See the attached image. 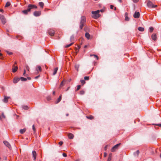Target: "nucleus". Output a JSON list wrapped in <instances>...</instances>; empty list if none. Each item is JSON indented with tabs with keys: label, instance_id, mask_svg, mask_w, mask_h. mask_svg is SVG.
<instances>
[{
	"label": "nucleus",
	"instance_id": "nucleus-48",
	"mask_svg": "<svg viewBox=\"0 0 161 161\" xmlns=\"http://www.w3.org/2000/svg\"><path fill=\"white\" fill-rule=\"evenodd\" d=\"M114 6L113 5H111L110 6V8L111 9H113V8H114Z\"/></svg>",
	"mask_w": 161,
	"mask_h": 161
},
{
	"label": "nucleus",
	"instance_id": "nucleus-30",
	"mask_svg": "<svg viewBox=\"0 0 161 161\" xmlns=\"http://www.w3.org/2000/svg\"><path fill=\"white\" fill-rule=\"evenodd\" d=\"M22 108L25 110H27L28 109V107L27 106H23Z\"/></svg>",
	"mask_w": 161,
	"mask_h": 161
},
{
	"label": "nucleus",
	"instance_id": "nucleus-24",
	"mask_svg": "<svg viewBox=\"0 0 161 161\" xmlns=\"http://www.w3.org/2000/svg\"><path fill=\"white\" fill-rule=\"evenodd\" d=\"M112 154L110 153L107 161H110L111 159Z\"/></svg>",
	"mask_w": 161,
	"mask_h": 161
},
{
	"label": "nucleus",
	"instance_id": "nucleus-28",
	"mask_svg": "<svg viewBox=\"0 0 161 161\" xmlns=\"http://www.w3.org/2000/svg\"><path fill=\"white\" fill-rule=\"evenodd\" d=\"M10 3L9 2H7L6 4L5 7H8L10 5Z\"/></svg>",
	"mask_w": 161,
	"mask_h": 161
},
{
	"label": "nucleus",
	"instance_id": "nucleus-53",
	"mask_svg": "<svg viewBox=\"0 0 161 161\" xmlns=\"http://www.w3.org/2000/svg\"><path fill=\"white\" fill-rule=\"evenodd\" d=\"M7 53L9 54V55H11L12 54V53H9L8 51H7Z\"/></svg>",
	"mask_w": 161,
	"mask_h": 161
},
{
	"label": "nucleus",
	"instance_id": "nucleus-41",
	"mask_svg": "<svg viewBox=\"0 0 161 161\" xmlns=\"http://www.w3.org/2000/svg\"><path fill=\"white\" fill-rule=\"evenodd\" d=\"M32 129L34 132L36 131V129L34 125H32Z\"/></svg>",
	"mask_w": 161,
	"mask_h": 161
},
{
	"label": "nucleus",
	"instance_id": "nucleus-27",
	"mask_svg": "<svg viewBox=\"0 0 161 161\" xmlns=\"http://www.w3.org/2000/svg\"><path fill=\"white\" fill-rule=\"evenodd\" d=\"M86 118L88 119H92L94 118V117L92 115H90L89 116H86Z\"/></svg>",
	"mask_w": 161,
	"mask_h": 161
},
{
	"label": "nucleus",
	"instance_id": "nucleus-42",
	"mask_svg": "<svg viewBox=\"0 0 161 161\" xmlns=\"http://www.w3.org/2000/svg\"><path fill=\"white\" fill-rule=\"evenodd\" d=\"M26 69L28 71H29V67L27 65H26Z\"/></svg>",
	"mask_w": 161,
	"mask_h": 161
},
{
	"label": "nucleus",
	"instance_id": "nucleus-26",
	"mask_svg": "<svg viewBox=\"0 0 161 161\" xmlns=\"http://www.w3.org/2000/svg\"><path fill=\"white\" fill-rule=\"evenodd\" d=\"M85 36L86 37L87 39H89L90 36V35L88 33L86 32L85 34Z\"/></svg>",
	"mask_w": 161,
	"mask_h": 161
},
{
	"label": "nucleus",
	"instance_id": "nucleus-39",
	"mask_svg": "<svg viewBox=\"0 0 161 161\" xmlns=\"http://www.w3.org/2000/svg\"><path fill=\"white\" fill-rule=\"evenodd\" d=\"M153 125H157L159 127H161V124H153Z\"/></svg>",
	"mask_w": 161,
	"mask_h": 161
},
{
	"label": "nucleus",
	"instance_id": "nucleus-21",
	"mask_svg": "<svg viewBox=\"0 0 161 161\" xmlns=\"http://www.w3.org/2000/svg\"><path fill=\"white\" fill-rule=\"evenodd\" d=\"M38 70L40 71H42V68L40 66H38L37 67V68H36V70L37 71V73H38Z\"/></svg>",
	"mask_w": 161,
	"mask_h": 161
},
{
	"label": "nucleus",
	"instance_id": "nucleus-52",
	"mask_svg": "<svg viewBox=\"0 0 161 161\" xmlns=\"http://www.w3.org/2000/svg\"><path fill=\"white\" fill-rule=\"evenodd\" d=\"M157 7V5H153V7L152 8H156V7Z\"/></svg>",
	"mask_w": 161,
	"mask_h": 161
},
{
	"label": "nucleus",
	"instance_id": "nucleus-59",
	"mask_svg": "<svg viewBox=\"0 0 161 161\" xmlns=\"http://www.w3.org/2000/svg\"><path fill=\"white\" fill-rule=\"evenodd\" d=\"M55 91H53V95H54L55 94Z\"/></svg>",
	"mask_w": 161,
	"mask_h": 161
},
{
	"label": "nucleus",
	"instance_id": "nucleus-56",
	"mask_svg": "<svg viewBox=\"0 0 161 161\" xmlns=\"http://www.w3.org/2000/svg\"><path fill=\"white\" fill-rule=\"evenodd\" d=\"M0 11L3 12V9H0Z\"/></svg>",
	"mask_w": 161,
	"mask_h": 161
},
{
	"label": "nucleus",
	"instance_id": "nucleus-54",
	"mask_svg": "<svg viewBox=\"0 0 161 161\" xmlns=\"http://www.w3.org/2000/svg\"><path fill=\"white\" fill-rule=\"evenodd\" d=\"M40 76V75H38L36 76L35 77V79H37Z\"/></svg>",
	"mask_w": 161,
	"mask_h": 161
},
{
	"label": "nucleus",
	"instance_id": "nucleus-31",
	"mask_svg": "<svg viewBox=\"0 0 161 161\" xmlns=\"http://www.w3.org/2000/svg\"><path fill=\"white\" fill-rule=\"evenodd\" d=\"M74 40V36H72L70 38V41L71 42L73 41Z\"/></svg>",
	"mask_w": 161,
	"mask_h": 161
},
{
	"label": "nucleus",
	"instance_id": "nucleus-29",
	"mask_svg": "<svg viewBox=\"0 0 161 161\" xmlns=\"http://www.w3.org/2000/svg\"><path fill=\"white\" fill-rule=\"evenodd\" d=\"M20 79L22 81H25L27 80V78L23 77H21Z\"/></svg>",
	"mask_w": 161,
	"mask_h": 161
},
{
	"label": "nucleus",
	"instance_id": "nucleus-17",
	"mask_svg": "<svg viewBox=\"0 0 161 161\" xmlns=\"http://www.w3.org/2000/svg\"><path fill=\"white\" fill-rule=\"evenodd\" d=\"M128 14L127 13H125V20L126 21H128L129 20V18L128 17Z\"/></svg>",
	"mask_w": 161,
	"mask_h": 161
},
{
	"label": "nucleus",
	"instance_id": "nucleus-18",
	"mask_svg": "<svg viewBox=\"0 0 161 161\" xmlns=\"http://www.w3.org/2000/svg\"><path fill=\"white\" fill-rule=\"evenodd\" d=\"M32 154L34 159L35 160L36 158V152H32Z\"/></svg>",
	"mask_w": 161,
	"mask_h": 161
},
{
	"label": "nucleus",
	"instance_id": "nucleus-35",
	"mask_svg": "<svg viewBox=\"0 0 161 161\" xmlns=\"http://www.w3.org/2000/svg\"><path fill=\"white\" fill-rule=\"evenodd\" d=\"M89 76H85L84 77V79L85 80H89Z\"/></svg>",
	"mask_w": 161,
	"mask_h": 161
},
{
	"label": "nucleus",
	"instance_id": "nucleus-60",
	"mask_svg": "<svg viewBox=\"0 0 161 161\" xmlns=\"http://www.w3.org/2000/svg\"><path fill=\"white\" fill-rule=\"evenodd\" d=\"M78 48L77 49H78V50H79L80 47V46H78Z\"/></svg>",
	"mask_w": 161,
	"mask_h": 161
},
{
	"label": "nucleus",
	"instance_id": "nucleus-49",
	"mask_svg": "<svg viewBox=\"0 0 161 161\" xmlns=\"http://www.w3.org/2000/svg\"><path fill=\"white\" fill-rule=\"evenodd\" d=\"M108 145H107L105 147H104V150H107V148L108 147Z\"/></svg>",
	"mask_w": 161,
	"mask_h": 161
},
{
	"label": "nucleus",
	"instance_id": "nucleus-12",
	"mask_svg": "<svg viewBox=\"0 0 161 161\" xmlns=\"http://www.w3.org/2000/svg\"><path fill=\"white\" fill-rule=\"evenodd\" d=\"M20 79L19 78H14L13 80L14 83L15 84L17 83L18 81H19V80Z\"/></svg>",
	"mask_w": 161,
	"mask_h": 161
},
{
	"label": "nucleus",
	"instance_id": "nucleus-63",
	"mask_svg": "<svg viewBox=\"0 0 161 161\" xmlns=\"http://www.w3.org/2000/svg\"><path fill=\"white\" fill-rule=\"evenodd\" d=\"M68 115H69V114H66V116H68Z\"/></svg>",
	"mask_w": 161,
	"mask_h": 161
},
{
	"label": "nucleus",
	"instance_id": "nucleus-9",
	"mask_svg": "<svg viewBox=\"0 0 161 161\" xmlns=\"http://www.w3.org/2000/svg\"><path fill=\"white\" fill-rule=\"evenodd\" d=\"M41 14V11H36L34 12L33 14L34 15L36 16H40Z\"/></svg>",
	"mask_w": 161,
	"mask_h": 161
},
{
	"label": "nucleus",
	"instance_id": "nucleus-8",
	"mask_svg": "<svg viewBox=\"0 0 161 161\" xmlns=\"http://www.w3.org/2000/svg\"><path fill=\"white\" fill-rule=\"evenodd\" d=\"M120 143H119L114 146L112 148V150L114 151L117 150L118 147L120 145Z\"/></svg>",
	"mask_w": 161,
	"mask_h": 161
},
{
	"label": "nucleus",
	"instance_id": "nucleus-6",
	"mask_svg": "<svg viewBox=\"0 0 161 161\" xmlns=\"http://www.w3.org/2000/svg\"><path fill=\"white\" fill-rule=\"evenodd\" d=\"M3 142L5 145L9 148V150H11V146L8 142L7 141H4Z\"/></svg>",
	"mask_w": 161,
	"mask_h": 161
},
{
	"label": "nucleus",
	"instance_id": "nucleus-5",
	"mask_svg": "<svg viewBox=\"0 0 161 161\" xmlns=\"http://www.w3.org/2000/svg\"><path fill=\"white\" fill-rule=\"evenodd\" d=\"M48 33L50 36H53L55 34V32L53 30L50 29L48 31Z\"/></svg>",
	"mask_w": 161,
	"mask_h": 161
},
{
	"label": "nucleus",
	"instance_id": "nucleus-11",
	"mask_svg": "<svg viewBox=\"0 0 161 161\" xmlns=\"http://www.w3.org/2000/svg\"><path fill=\"white\" fill-rule=\"evenodd\" d=\"M152 39L154 41L157 40V35L156 34H153L151 36Z\"/></svg>",
	"mask_w": 161,
	"mask_h": 161
},
{
	"label": "nucleus",
	"instance_id": "nucleus-22",
	"mask_svg": "<svg viewBox=\"0 0 161 161\" xmlns=\"http://www.w3.org/2000/svg\"><path fill=\"white\" fill-rule=\"evenodd\" d=\"M138 30L141 31H143L144 30V29L143 27H139L138 28Z\"/></svg>",
	"mask_w": 161,
	"mask_h": 161
},
{
	"label": "nucleus",
	"instance_id": "nucleus-19",
	"mask_svg": "<svg viewBox=\"0 0 161 161\" xmlns=\"http://www.w3.org/2000/svg\"><path fill=\"white\" fill-rule=\"evenodd\" d=\"M58 67H56L54 69V71L53 73V75H55L56 74L57 70H58Z\"/></svg>",
	"mask_w": 161,
	"mask_h": 161
},
{
	"label": "nucleus",
	"instance_id": "nucleus-14",
	"mask_svg": "<svg viewBox=\"0 0 161 161\" xmlns=\"http://www.w3.org/2000/svg\"><path fill=\"white\" fill-rule=\"evenodd\" d=\"M13 67L14 68L12 69V72L13 73H14L17 71L18 68L17 66H14V65H13Z\"/></svg>",
	"mask_w": 161,
	"mask_h": 161
},
{
	"label": "nucleus",
	"instance_id": "nucleus-38",
	"mask_svg": "<svg viewBox=\"0 0 161 161\" xmlns=\"http://www.w3.org/2000/svg\"><path fill=\"white\" fill-rule=\"evenodd\" d=\"M80 82L83 85L85 83V80H81Z\"/></svg>",
	"mask_w": 161,
	"mask_h": 161
},
{
	"label": "nucleus",
	"instance_id": "nucleus-10",
	"mask_svg": "<svg viewBox=\"0 0 161 161\" xmlns=\"http://www.w3.org/2000/svg\"><path fill=\"white\" fill-rule=\"evenodd\" d=\"M134 17L135 18H138L140 16V13L139 12H135L133 15Z\"/></svg>",
	"mask_w": 161,
	"mask_h": 161
},
{
	"label": "nucleus",
	"instance_id": "nucleus-44",
	"mask_svg": "<svg viewBox=\"0 0 161 161\" xmlns=\"http://www.w3.org/2000/svg\"><path fill=\"white\" fill-rule=\"evenodd\" d=\"M63 143V142L62 141H60L59 142L58 144L60 146H61Z\"/></svg>",
	"mask_w": 161,
	"mask_h": 161
},
{
	"label": "nucleus",
	"instance_id": "nucleus-33",
	"mask_svg": "<svg viewBox=\"0 0 161 161\" xmlns=\"http://www.w3.org/2000/svg\"><path fill=\"white\" fill-rule=\"evenodd\" d=\"M73 43H74L73 42H72L71 43L69 44H68V45H66L65 46V47H69L70 46H71V45H72Z\"/></svg>",
	"mask_w": 161,
	"mask_h": 161
},
{
	"label": "nucleus",
	"instance_id": "nucleus-7",
	"mask_svg": "<svg viewBox=\"0 0 161 161\" xmlns=\"http://www.w3.org/2000/svg\"><path fill=\"white\" fill-rule=\"evenodd\" d=\"M147 5L149 8H152L153 7V4L151 1H148L147 3Z\"/></svg>",
	"mask_w": 161,
	"mask_h": 161
},
{
	"label": "nucleus",
	"instance_id": "nucleus-36",
	"mask_svg": "<svg viewBox=\"0 0 161 161\" xmlns=\"http://www.w3.org/2000/svg\"><path fill=\"white\" fill-rule=\"evenodd\" d=\"M85 93V91L83 90L81 91L80 92V94L81 95H83Z\"/></svg>",
	"mask_w": 161,
	"mask_h": 161
},
{
	"label": "nucleus",
	"instance_id": "nucleus-40",
	"mask_svg": "<svg viewBox=\"0 0 161 161\" xmlns=\"http://www.w3.org/2000/svg\"><path fill=\"white\" fill-rule=\"evenodd\" d=\"M64 85V81H63L61 83L60 87H61Z\"/></svg>",
	"mask_w": 161,
	"mask_h": 161
},
{
	"label": "nucleus",
	"instance_id": "nucleus-51",
	"mask_svg": "<svg viewBox=\"0 0 161 161\" xmlns=\"http://www.w3.org/2000/svg\"><path fill=\"white\" fill-rule=\"evenodd\" d=\"M107 155V154L105 152L104 153V157H106Z\"/></svg>",
	"mask_w": 161,
	"mask_h": 161
},
{
	"label": "nucleus",
	"instance_id": "nucleus-16",
	"mask_svg": "<svg viewBox=\"0 0 161 161\" xmlns=\"http://www.w3.org/2000/svg\"><path fill=\"white\" fill-rule=\"evenodd\" d=\"M61 99H62V95H61L59 97V98L55 102V103L56 104H57L61 100Z\"/></svg>",
	"mask_w": 161,
	"mask_h": 161
},
{
	"label": "nucleus",
	"instance_id": "nucleus-50",
	"mask_svg": "<svg viewBox=\"0 0 161 161\" xmlns=\"http://www.w3.org/2000/svg\"><path fill=\"white\" fill-rule=\"evenodd\" d=\"M133 1L134 3H136L139 0H133Z\"/></svg>",
	"mask_w": 161,
	"mask_h": 161
},
{
	"label": "nucleus",
	"instance_id": "nucleus-47",
	"mask_svg": "<svg viewBox=\"0 0 161 161\" xmlns=\"http://www.w3.org/2000/svg\"><path fill=\"white\" fill-rule=\"evenodd\" d=\"M63 156L64 157H66V156H67V154H66V153H63Z\"/></svg>",
	"mask_w": 161,
	"mask_h": 161
},
{
	"label": "nucleus",
	"instance_id": "nucleus-32",
	"mask_svg": "<svg viewBox=\"0 0 161 161\" xmlns=\"http://www.w3.org/2000/svg\"><path fill=\"white\" fill-rule=\"evenodd\" d=\"M154 30V28L153 27H149V31L150 32H152Z\"/></svg>",
	"mask_w": 161,
	"mask_h": 161
},
{
	"label": "nucleus",
	"instance_id": "nucleus-62",
	"mask_svg": "<svg viewBox=\"0 0 161 161\" xmlns=\"http://www.w3.org/2000/svg\"><path fill=\"white\" fill-rule=\"evenodd\" d=\"M87 47V45H85V46H84V47L85 48H86Z\"/></svg>",
	"mask_w": 161,
	"mask_h": 161
},
{
	"label": "nucleus",
	"instance_id": "nucleus-64",
	"mask_svg": "<svg viewBox=\"0 0 161 161\" xmlns=\"http://www.w3.org/2000/svg\"><path fill=\"white\" fill-rule=\"evenodd\" d=\"M114 9L115 10H116V7H114Z\"/></svg>",
	"mask_w": 161,
	"mask_h": 161
},
{
	"label": "nucleus",
	"instance_id": "nucleus-23",
	"mask_svg": "<svg viewBox=\"0 0 161 161\" xmlns=\"http://www.w3.org/2000/svg\"><path fill=\"white\" fill-rule=\"evenodd\" d=\"M80 65L79 64H76L75 65V68L78 71V68H79Z\"/></svg>",
	"mask_w": 161,
	"mask_h": 161
},
{
	"label": "nucleus",
	"instance_id": "nucleus-61",
	"mask_svg": "<svg viewBox=\"0 0 161 161\" xmlns=\"http://www.w3.org/2000/svg\"><path fill=\"white\" fill-rule=\"evenodd\" d=\"M69 87H68V88L67 89V90H66V91H67L69 90Z\"/></svg>",
	"mask_w": 161,
	"mask_h": 161
},
{
	"label": "nucleus",
	"instance_id": "nucleus-46",
	"mask_svg": "<svg viewBox=\"0 0 161 161\" xmlns=\"http://www.w3.org/2000/svg\"><path fill=\"white\" fill-rule=\"evenodd\" d=\"M25 72H26L25 70V69H24V72L23 74V75H24V76H26V75H25Z\"/></svg>",
	"mask_w": 161,
	"mask_h": 161
},
{
	"label": "nucleus",
	"instance_id": "nucleus-4",
	"mask_svg": "<svg viewBox=\"0 0 161 161\" xmlns=\"http://www.w3.org/2000/svg\"><path fill=\"white\" fill-rule=\"evenodd\" d=\"M0 19L3 24H5L6 22V19L4 16L3 15L0 14Z\"/></svg>",
	"mask_w": 161,
	"mask_h": 161
},
{
	"label": "nucleus",
	"instance_id": "nucleus-25",
	"mask_svg": "<svg viewBox=\"0 0 161 161\" xmlns=\"http://www.w3.org/2000/svg\"><path fill=\"white\" fill-rule=\"evenodd\" d=\"M39 5L42 8H43L44 6V3L43 2H40L39 3Z\"/></svg>",
	"mask_w": 161,
	"mask_h": 161
},
{
	"label": "nucleus",
	"instance_id": "nucleus-20",
	"mask_svg": "<svg viewBox=\"0 0 161 161\" xmlns=\"http://www.w3.org/2000/svg\"><path fill=\"white\" fill-rule=\"evenodd\" d=\"M26 131V129L24 128L23 129H20L19 132L21 134H23Z\"/></svg>",
	"mask_w": 161,
	"mask_h": 161
},
{
	"label": "nucleus",
	"instance_id": "nucleus-1",
	"mask_svg": "<svg viewBox=\"0 0 161 161\" xmlns=\"http://www.w3.org/2000/svg\"><path fill=\"white\" fill-rule=\"evenodd\" d=\"M37 7L34 4H29L26 10H25L22 11V13L25 14H27L28 12H30L31 9L33 8L36 9Z\"/></svg>",
	"mask_w": 161,
	"mask_h": 161
},
{
	"label": "nucleus",
	"instance_id": "nucleus-58",
	"mask_svg": "<svg viewBox=\"0 0 161 161\" xmlns=\"http://www.w3.org/2000/svg\"><path fill=\"white\" fill-rule=\"evenodd\" d=\"M100 11L101 12H103L104 11V10L103 9H101L100 10Z\"/></svg>",
	"mask_w": 161,
	"mask_h": 161
},
{
	"label": "nucleus",
	"instance_id": "nucleus-2",
	"mask_svg": "<svg viewBox=\"0 0 161 161\" xmlns=\"http://www.w3.org/2000/svg\"><path fill=\"white\" fill-rule=\"evenodd\" d=\"M86 22V18L84 16H82L81 18L80 22V28L81 29H82L83 27L85 25V24Z\"/></svg>",
	"mask_w": 161,
	"mask_h": 161
},
{
	"label": "nucleus",
	"instance_id": "nucleus-43",
	"mask_svg": "<svg viewBox=\"0 0 161 161\" xmlns=\"http://www.w3.org/2000/svg\"><path fill=\"white\" fill-rule=\"evenodd\" d=\"M2 118H3L4 119H5V116L4 115V114L3 113H2Z\"/></svg>",
	"mask_w": 161,
	"mask_h": 161
},
{
	"label": "nucleus",
	"instance_id": "nucleus-45",
	"mask_svg": "<svg viewBox=\"0 0 161 161\" xmlns=\"http://www.w3.org/2000/svg\"><path fill=\"white\" fill-rule=\"evenodd\" d=\"M93 56H94L95 57H96L97 58V60H98V57L96 55L93 54Z\"/></svg>",
	"mask_w": 161,
	"mask_h": 161
},
{
	"label": "nucleus",
	"instance_id": "nucleus-57",
	"mask_svg": "<svg viewBox=\"0 0 161 161\" xmlns=\"http://www.w3.org/2000/svg\"><path fill=\"white\" fill-rule=\"evenodd\" d=\"M27 79L28 80H31V78L30 77H27Z\"/></svg>",
	"mask_w": 161,
	"mask_h": 161
},
{
	"label": "nucleus",
	"instance_id": "nucleus-55",
	"mask_svg": "<svg viewBox=\"0 0 161 161\" xmlns=\"http://www.w3.org/2000/svg\"><path fill=\"white\" fill-rule=\"evenodd\" d=\"M76 53H77L78 52L79 50H78V49H77V48H76Z\"/></svg>",
	"mask_w": 161,
	"mask_h": 161
},
{
	"label": "nucleus",
	"instance_id": "nucleus-3",
	"mask_svg": "<svg viewBox=\"0 0 161 161\" xmlns=\"http://www.w3.org/2000/svg\"><path fill=\"white\" fill-rule=\"evenodd\" d=\"M99 12L100 10H99L95 11H92V13L93 15L92 17L95 19H97L99 18L100 16L99 14Z\"/></svg>",
	"mask_w": 161,
	"mask_h": 161
},
{
	"label": "nucleus",
	"instance_id": "nucleus-15",
	"mask_svg": "<svg viewBox=\"0 0 161 161\" xmlns=\"http://www.w3.org/2000/svg\"><path fill=\"white\" fill-rule=\"evenodd\" d=\"M9 98V97H7L6 96H5L4 99H3V102L5 103H7L8 102V99Z\"/></svg>",
	"mask_w": 161,
	"mask_h": 161
},
{
	"label": "nucleus",
	"instance_id": "nucleus-37",
	"mask_svg": "<svg viewBox=\"0 0 161 161\" xmlns=\"http://www.w3.org/2000/svg\"><path fill=\"white\" fill-rule=\"evenodd\" d=\"M81 87L80 85H78L77 86V88L76 90V91H78L79 90Z\"/></svg>",
	"mask_w": 161,
	"mask_h": 161
},
{
	"label": "nucleus",
	"instance_id": "nucleus-13",
	"mask_svg": "<svg viewBox=\"0 0 161 161\" xmlns=\"http://www.w3.org/2000/svg\"><path fill=\"white\" fill-rule=\"evenodd\" d=\"M68 136L69 139H73L74 137V136L73 134L69 133L68 134Z\"/></svg>",
	"mask_w": 161,
	"mask_h": 161
},
{
	"label": "nucleus",
	"instance_id": "nucleus-34",
	"mask_svg": "<svg viewBox=\"0 0 161 161\" xmlns=\"http://www.w3.org/2000/svg\"><path fill=\"white\" fill-rule=\"evenodd\" d=\"M139 152H136L134 153V154L135 156H137L139 154Z\"/></svg>",
	"mask_w": 161,
	"mask_h": 161
}]
</instances>
